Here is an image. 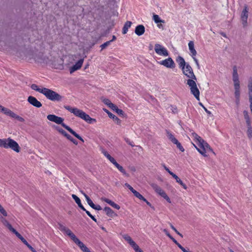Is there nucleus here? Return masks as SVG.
I'll return each instance as SVG.
<instances>
[{"label": "nucleus", "mask_w": 252, "mask_h": 252, "mask_svg": "<svg viewBox=\"0 0 252 252\" xmlns=\"http://www.w3.org/2000/svg\"><path fill=\"white\" fill-rule=\"evenodd\" d=\"M182 70L183 74L188 78L187 84L189 86L191 93L197 100H199L200 92L197 87V78L192 67L189 64H187L186 67Z\"/></svg>", "instance_id": "1"}, {"label": "nucleus", "mask_w": 252, "mask_h": 252, "mask_svg": "<svg viewBox=\"0 0 252 252\" xmlns=\"http://www.w3.org/2000/svg\"><path fill=\"white\" fill-rule=\"evenodd\" d=\"M64 107L65 109L73 113L75 116L80 118L89 124L96 122L95 119L91 118L89 115L77 108L72 107L68 105L64 106Z\"/></svg>", "instance_id": "2"}, {"label": "nucleus", "mask_w": 252, "mask_h": 252, "mask_svg": "<svg viewBox=\"0 0 252 252\" xmlns=\"http://www.w3.org/2000/svg\"><path fill=\"white\" fill-rule=\"evenodd\" d=\"M47 118L48 119V120L51 122H53L57 124L61 125L64 128H65L69 132L73 134L75 137H76L80 140L82 141V142H84V140L79 134L76 133L70 127H69L68 126H67L64 123H63L64 121V119L63 118L53 114L48 115L47 117Z\"/></svg>", "instance_id": "3"}, {"label": "nucleus", "mask_w": 252, "mask_h": 252, "mask_svg": "<svg viewBox=\"0 0 252 252\" xmlns=\"http://www.w3.org/2000/svg\"><path fill=\"white\" fill-rule=\"evenodd\" d=\"M0 147L10 148L17 153H19L20 150L18 144L10 138L0 139Z\"/></svg>", "instance_id": "4"}, {"label": "nucleus", "mask_w": 252, "mask_h": 252, "mask_svg": "<svg viewBox=\"0 0 252 252\" xmlns=\"http://www.w3.org/2000/svg\"><path fill=\"white\" fill-rule=\"evenodd\" d=\"M197 146L194 144L192 143L193 146L198 151V152L204 157H207L206 153L211 152L215 154L212 149L210 147L209 144L205 142L203 139L196 143Z\"/></svg>", "instance_id": "5"}, {"label": "nucleus", "mask_w": 252, "mask_h": 252, "mask_svg": "<svg viewBox=\"0 0 252 252\" xmlns=\"http://www.w3.org/2000/svg\"><path fill=\"white\" fill-rule=\"evenodd\" d=\"M42 94H44L46 98L52 101H60L62 99V96L59 94L52 90L46 88H44Z\"/></svg>", "instance_id": "6"}, {"label": "nucleus", "mask_w": 252, "mask_h": 252, "mask_svg": "<svg viewBox=\"0 0 252 252\" xmlns=\"http://www.w3.org/2000/svg\"><path fill=\"white\" fill-rule=\"evenodd\" d=\"M0 111L3 112L5 115L9 116L10 117L15 118L18 120L20 122H24V119L18 115H16L15 113L13 112L10 109L5 108L0 104Z\"/></svg>", "instance_id": "7"}, {"label": "nucleus", "mask_w": 252, "mask_h": 252, "mask_svg": "<svg viewBox=\"0 0 252 252\" xmlns=\"http://www.w3.org/2000/svg\"><path fill=\"white\" fill-rule=\"evenodd\" d=\"M154 49L156 54L160 56L166 57L169 55V52L167 50L159 44L156 43L155 45Z\"/></svg>", "instance_id": "8"}, {"label": "nucleus", "mask_w": 252, "mask_h": 252, "mask_svg": "<svg viewBox=\"0 0 252 252\" xmlns=\"http://www.w3.org/2000/svg\"><path fill=\"white\" fill-rule=\"evenodd\" d=\"M249 16V8L248 6L245 5L244 7V9L241 14V23L244 28L247 27L248 26V18Z\"/></svg>", "instance_id": "9"}, {"label": "nucleus", "mask_w": 252, "mask_h": 252, "mask_svg": "<svg viewBox=\"0 0 252 252\" xmlns=\"http://www.w3.org/2000/svg\"><path fill=\"white\" fill-rule=\"evenodd\" d=\"M188 46H189V51L190 52L191 55L194 61L195 62L197 68L199 69L200 68V65H199L198 60L195 58V56L197 54V52L196 51L195 49H194V45L193 42L192 41H190L189 42Z\"/></svg>", "instance_id": "10"}, {"label": "nucleus", "mask_w": 252, "mask_h": 252, "mask_svg": "<svg viewBox=\"0 0 252 252\" xmlns=\"http://www.w3.org/2000/svg\"><path fill=\"white\" fill-rule=\"evenodd\" d=\"M159 64L165 66L167 68H174L175 66L174 62L171 58H168V59L161 61L158 62Z\"/></svg>", "instance_id": "11"}, {"label": "nucleus", "mask_w": 252, "mask_h": 252, "mask_svg": "<svg viewBox=\"0 0 252 252\" xmlns=\"http://www.w3.org/2000/svg\"><path fill=\"white\" fill-rule=\"evenodd\" d=\"M28 101L32 105L37 108H39L42 106L41 103L35 97L30 96L28 98Z\"/></svg>", "instance_id": "12"}, {"label": "nucleus", "mask_w": 252, "mask_h": 252, "mask_svg": "<svg viewBox=\"0 0 252 252\" xmlns=\"http://www.w3.org/2000/svg\"><path fill=\"white\" fill-rule=\"evenodd\" d=\"M83 62H84V59H81L79 60L76 63V64L75 65H74L73 66H72L70 68V69H69L70 73L71 74L73 72H74L75 71L79 69L81 67V66H82V65L83 64Z\"/></svg>", "instance_id": "13"}, {"label": "nucleus", "mask_w": 252, "mask_h": 252, "mask_svg": "<svg viewBox=\"0 0 252 252\" xmlns=\"http://www.w3.org/2000/svg\"><path fill=\"white\" fill-rule=\"evenodd\" d=\"M232 80L234 84L240 83L237 67L236 65H234L233 67Z\"/></svg>", "instance_id": "14"}, {"label": "nucleus", "mask_w": 252, "mask_h": 252, "mask_svg": "<svg viewBox=\"0 0 252 252\" xmlns=\"http://www.w3.org/2000/svg\"><path fill=\"white\" fill-rule=\"evenodd\" d=\"M123 238L126 241L132 248L135 249L138 246L128 235L125 234L123 236Z\"/></svg>", "instance_id": "15"}, {"label": "nucleus", "mask_w": 252, "mask_h": 252, "mask_svg": "<svg viewBox=\"0 0 252 252\" xmlns=\"http://www.w3.org/2000/svg\"><path fill=\"white\" fill-rule=\"evenodd\" d=\"M123 238L126 241L132 248L135 249L138 246L128 235L125 234L123 236Z\"/></svg>", "instance_id": "16"}, {"label": "nucleus", "mask_w": 252, "mask_h": 252, "mask_svg": "<svg viewBox=\"0 0 252 252\" xmlns=\"http://www.w3.org/2000/svg\"><path fill=\"white\" fill-rule=\"evenodd\" d=\"M123 238L126 241L132 248L135 249L138 246L128 235L125 234L123 236Z\"/></svg>", "instance_id": "17"}, {"label": "nucleus", "mask_w": 252, "mask_h": 252, "mask_svg": "<svg viewBox=\"0 0 252 252\" xmlns=\"http://www.w3.org/2000/svg\"><path fill=\"white\" fill-rule=\"evenodd\" d=\"M234 95L238 101L239 100L240 95V83H235L234 84Z\"/></svg>", "instance_id": "18"}, {"label": "nucleus", "mask_w": 252, "mask_h": 252, "mask_svg": "<svg viewBox=\"0 0 252 252\" xmlns=\"http://www.w3.org/2000/svg\"><path fill=\"white\" fill-rule=\"evenodd\" d=\"M101 200L103 201H104V202L107 203L110 206H111L112 207H113L117 210H119L120 209V206L119 205L116 204L115 202H114L113 201H111V200H110L109 199H107L105 197H102L101 198Z\"/></svg>", "instance_id": "19"}, {"label": "nucleus", "mask_w": 252, "mask_h": 252, "mask_svg": "<svg viewBox=\"0 0 252 252\" xmlns=\"http://www.w3.org/2000/svg\"><path fill=\"white\" fill-rule=\"evenodd\" d=\"M103 110L108 115V116L112 119L114 121H115V122L118 125H121V121L120 119H119L117 117H116L115 115L110 112L108 110L106 109H103Z\"/></svg>", "instance_id": "20"}, {"label": "nucleus", "mask_w": 252, "mask_h": 252, "mask_svg": "<svg viewBox=\"0 0 252 252\" xmlns=\"http://www.w3.org/2000/svg\"><path fill=\"white\" fill-rule=\"evenodd\" d=\"M145 32V27L142 25H139L136 27L135 33L138 36H140L144 34Z\"/></svg>", "instance_id": "21"}, {"label": "nucleus", "mask_w": 252, "mask_h": 252, "mask_svg": "<svg viewBox=\"0 0 252 252\" xmlns=\"http://www.w3.org/2000/svg\"><path fill=\"white\" fill-rule=\"evenodd\" d=\"M59 228L61 231H62L68 236H69V235L72 233V232L68 228L61 224H59Z\"/></svg>", "instance_id": "22"}, {"label": "nucleus", "mask_w": 252, "mask_h": 252, "mask_svg": "<svg viewBox=\"0 0 252 252\" xmlns=\"http://www.w3.org/2000/svg\"><path fill=\"white\" fill-rule=\"evenodd\" d=\"M249 100L252 99V78H250L248 83Z\"/></svg>", "instance_id": "23"}, {"label": "nucleus", "mask_w": 252, "mask_h": 252, "mask_svg": "<svg viewBox=\"0 0 252 252\" xmlns=\"http://www.w3.org/2000/svg\"><path fill=\"white\" fill-rule=\"evenodd\" d=\"M177 62L179 64V67L181 68L182 69L185 68V67H186L187 64H188L186 63L184 59L180 56L178 57L177 59Z\"/></svg>", "instance_id": "24"}, {"label": "nucleus", "mask_w": 252, "mask_h": 252, "mask_svg": "<svg viewBox=\"0 0 252 252\" xmlns=\"http://www.w3.org/2000/svg\"><path fill=\"white\" fill-rule=\"evenodd\" d=\"M151 186L152 187V188L155 190V192L159 195H160L161 192L163 191V190L155 183L151 184Z\"/></svg>", "instance_id": "25"}, {"label": "nucleus", "mask_w": 252, "mask_h": 252, "mask_svg": "<svg viewBox=\"0 0 252 252\" xmlns=\"http://www.w3.org/2000/svg\"><path fill=\"white\" fill-rule=\"evenodd\" d=\"M72 197L73 198V199L75 200V202L78 204V206L81 209H82L83 211H86V209L85 208L83 207V206L81 204V200L80 199H79V198L78 197H77L76 195L75 194H72Z\"/></svg>", "instance_id": "26"}, {"label": "nucleus", "mask_w": 252, "mask_h": 252, "mask_svg": "<svg viewBox=\"0 0 252 252\" xmlns=\"http://www.w3.org/2000/svg\"><path fill=\"white\" fill-rule=\"evenodd\" d=\"M102 153L104 155L105 157H106L114 165L115 164H116L117 162L115 160V159L111 157L106 151H102Z\"/></svg>", "instance_id": "27"}, {"label": "nucleus", "mask_w": 252, "mask_h": 252, "mask_svg": "<svg viewBox=\"0 0 252 252\" xmlns=\"http://www.w3.org/2000/svg\"><path fill=\"white\" fill-rule=\"evenodd\" d=\"M172 176L176 180V182L179 183L183 188L186 189H187V186L182 181V180L174 173Z\"/></svg>", "instance_id": "28"}, {"label": "nucleus", "mask_w": 252, "mask_h": 252, "mask_svg": "<svg viewBox=\"0 0 252 252\" xmlns=\"http://www.w3.org/2000/svg\"><path fill=\"white\" fill-rule=\"evenodd\" d=\"M106 215L110 217H113L115 215L114 211L109 207H106L103 209Z\"/></svg>", "instance_id": "29"}, {"label": "nucleus", "mask_w": 252, "mask_h": 252, "mask_svg": "<svg viewBox=\"0 0 252 252\" xmlns=\"http://www.w3.org/2000/svg\"><path fill=\"white\" fill-rule=\"evenodd\" d=\"M132 25V22L130 21H127L124 25V26L123 29V33L126 34L127 33L128 29L131 27Z\"/></svg>", "instance_id": "30"}, {"label": "nucleus", "mask_w": 252, "mask_h": 252, "mask_svg": "<svg viewBox=\"0 0 252 252\" xmlns=\"http://www.w3.org/2000/svg\"><path fill=\"white\" fill-rule=\"evenodd\" d=\"M2 222L3 224L7 227L10 231L13 232V231L15 230L14 228L12 227V225L9 223V222L5 219H3L2 220Z\"/></svg>", "instance_id": "31"}, {"label": "nucleus", "mask_w": 252, "mask_h": 252, "mask_svg": "<svg viewBox=\"0 0 252 252\" xmlns=\"http://www.w3.org/2000/svg\"><path fill=\"white\" fill-rule=\"evenodd\" d=\"M13 233L15 234V235L20 240L25 244L26 245L27 244L28 242L24 239L23 237L22 236V235L17 232L15 229L13 231Z\"/></svg>", "instance_id": "32"}, {"label": "nucleus", "mask_w": 252, "mask_h": 252, "mask_svg": "<svg viewBox=\"0 0 252 252\" xmlns=\"http://www.w3.org/2000/svg\"><path fill=\"white\" fill-rule=\"evenodd\" d=\"M13 233L15 234V235L20 240L25 244L26 245L27 244L28 242L24 239L23 237L22 236V235L17 232L15 229L13 231Z\"/></svg>", "instance_id": "33"}, {"label": "nucleus", "mask_w": 252, "mask_h": 252, "mask_svg": "<svg viewBox=\"0 0 252 252\" xmlns=\"http://www.w3.org/2000/svg\"><path fill=\"white\" fill-rule=\"evenodd\" d=\"M13 233L15 234V235L20 240L25 244L26 245L27 244L28 242L24 239L23 237L22 236V235L17 232L15 229L13 231Z\"/></svg>", "instance_id": "34"}, {"label": "nucleus", "mask_w": 252, "mask_h": 252, "mask_svg": "<svg viewBox=\"0 0 252 252\" xmlns=\"http://www.w3.org/2000/svg\"><path fill=\"white\" fill-rule=\"evenodd\" d=\"M31 87L32 90L36 91L40 93L43 94L44 88H40L37 85L35 84H32Z\"/></svg>", "instance_id": "35"}, {"label": "nucleus", "mask_w": 252, "mask_h": 252, "mask_svg": "<svg viewBox=\"0 0 252 252\" xmlns=\"http://www.w3.org/2000/svg\"><path fill=\"white\" fill-rule=\"evenodd\" d=\"M82 193L84 195V197H85L88 204L92 208H94V207L95 206V204L93 202V201L91 200V199L89 198V197L85 193L82 192Z\"/></svg>", "instance_id": "36"}, {"label": "nucleus", "mask_w": 252, "mask_h": 252, "mask_svg": "<svg viewBox=\"0 0 252 252\" xmlns=\"http://www.w3.org/2000/svg\"><path fill=\"white\" fill-rule=\"evenodd\" d=\"M167 136L168 139L172 141L174 144H175L178 140L174 136V135L169 132L167 131Z\"/></svg>", "instance_id": "37"}, {"label": "nucleus", "mask_w": 252, "mask_h": 252, "mask_svg": "<svg viewBox=\"0 0 252 252\" xmlns=\"http://www.w3.org/2000/svg\"><path fill=\"white\" fill-rule=\"evenodd\" d=\"M167 136L168 139L172 141L174 144H175L178 140L174 136V135L169 132L167 131Z\"/></svg>", "instance_id": "38"}, {"label": "nucleus", "mask_w": 252, "mask_h": 252, "mask_svg": "<svg viewBox=\"0 0 252 252\" xmlns=\"http://www.w3.org/2000/svg\"><path fill=\"white\" fill-rule=\"evenodd\" d=\"M56 129L62 135L65 136L67 139H70V135L67 134L64 130L62 128H60L58 126H56Z\"/></svg>", "instance_id": "39"}, {"label": "nucleus", "mask_w": 252, "mask_h": 252, "mask_svg": "<svg viewBox=\"0 0 252 252\" xmlns=\"http://www.w3.org/2000/svg\"><path fill=\"white\" fill-rule=\"evenodd\" d=\"M243 113L245 119L246 120L247 125L249 126L250 124H251V119L249 116L248 112L247 111H244Z\"/></svg>", "instance_id": "40"}, {"label": "nucleus", "mask_w": 252, "mask_h": 252, "mask_svg": "<svg viewBox=\"0 0 252 252\" xmlns=\"http://www.w3.org/2000/svg\"><path fill=\"white\" fill-rule=\"evenodd\" d=\"M115 166H116V167H117L118 168V169L121 172H122L123 174L124 175H126L127 176H128V175L127 174H126L125 170L123 168V167L120 165L119 164H118V163H117L116 164H115Z\"/></svg>", "instance_id": "41"}, {"label": "nucleus", "mask_w": 252, "mask_h": 252, "mask_svg": "<svg viewBox=\"0 0 252 252\" xmlns=\"http://www.w3.org/2000/svg\"><path fill=\"white\" fill-rule=\"evenodd\" d=\"M191 137L192 138H193V140L196 143H197L198 141H199L202 139L201 137H200L195 132L191 133Z\"/></svg>", "instance_id": "42"}, {"label": "nucleus", "mask_w": 252, "mask_h": 252, "mask_svg": "<svg viewBox=\"0 0 252 252\" xmlns=\"http://www.w3.org/2000/svg\"><path fill=\"white\" fill-rule=\"evenodd\" d=\"M248 129L247 131V134L249 139L252 137V127L251 126V124H250L249 126H247Z\"/></svg>", "instance_id": "43"}, {"label": "nucleus", "mask_w": 252, "mask_h": 252, "mask_svg": "<svg viewBox=\"0 0 252 252\" xmlns=\"http://www.w3.org/2000/svg\"><path fill=\"white\" fill-rule=\"evenodd\" d=\"M153 20L155 21L156 23H164V21L162 20H161L158 15L154 14L153 15Z\"/></svg>", "instance_id": "44"}, {"label": "nucleus", "mask_w": 252, "mask_h": 252, "mask_svg": "<svg viewBox=\"0 0 252 252\" xmlns=\"http://www.w3.org/2000/svg\"><path fill=\"white\" fill-rule=\"evenodd\" d=\"M163 198H164L168 202L171 203V200L169 197L167 196L165 192L163 190L159 195Z\"/></svg>", "instance_id": "45"}, {"label": "nucleus", "mask_w": 252, "mask_h": 252, "mask_svg": "<svg viewBox=\"0 0 252 252\" xmlns=\"http://www.w3.org/2000/svg\"><path fill=\"white\" fill-rule=\"evenodd\" d=\"M133 193L136 197H137L139 199L142 200L143 201H146V199L136 190L134 191V192H133Z\"/></svg>", "instance_id": "46"}, {"label": "nucleus", "mask_w": 252, "mask_h": 252, "mask_svg": "<svg viewBox=\"0 0 252 252\" xmlns=\"http://www.w3.org/2000/svg\"><path fill=\"white\" fill-rule=\"evenodd\" d=\"M36 60L38 62H43L45 63H47L48 61L47 59L46 58L45 56H44L43 54H42L41 57L39 58H37Z\"/></svg>", "instance_id": "47"}, {"label": "nucleus", "mask_w": 252, "mask_h": 252, "mask_svg": "<svg viewBox=\"0 0 252 252\" xmlns=\"http://www.w3.org/2000/svg\"><path fill=\"white\" fill-rule=\"evenodd\" d=\"M101 100L105 104H106L107 106H108V107H109V106L111 105V104L112 103V102H111V101L107 99V98H101Z\"/></svg>", "instance_id": "48"}, {"label": "nucleus", "mask_w": 252, "mask_h": 252, "mask_svg": "<svg viewBox=\"0 0 252 252\" xmlns=\"http://www.w3.org/2000/svg\"><path fill=\"white\" fill-rule=\"evenodd\" d=\"M69 237L75 243L79 240L73 232L69 235Z\"/></svg>", "instance_id": "49"}, {"label": "nucleus", "mask_w": 252, "mask_h": 252, "mask_svg": "<svg viewBox=\"0 0 252 252\" xmlns=\"http://www.w3.org/2000/svg\"><path fill=\"white\" fill-rule=\"evenodd\" d=\"M75 244L80 248L81 250L85 246V245L79 239Z\"/></svg>", "instance_id": "50"}, {"label": "nucleus", "mask_w": 252, "mask_h": 252, "mask_svg": "<svg viewBox=\"0 0 252 252\" xmlns=\"http://www.w3.org/2000/svg\"><path fill=\"white\" fill-rule=\"evenodd\" d=\"M75 244L80 248L81 250L85 246V245L79 239Z\"/></svg>", "instance_id": "51"}, {"label": "nucleus", "mask_w": 252, "mask_h": 252, "mask_svg": "<svg viewBox=\"0 0 252 252\" xmlns=\"http://www.w3.org/2000/svg\"><path fill=\"white\" fill-rule=\"evenodd\" d=\"M175 144L176 145L177 148H178L181 152L184 151L185 150L184 148L182 146L181 144L178 141Z\"/></svg>", "instance_id": "52"}, {"label": "nucleus", "mask_w": 252, "mask_h": 252, "mask_svg": "<svg viewBox=\"0 0 252 252\" xmlns=\"http://www.w3.org/2000/svg\"><path fill=\"white\" fill-rule=\"evenodd\" d=\"M111 42V41H107V42H105L104 43L102 44L100 46L101 49H103L105 48L106 47H107L108 46H109L110 45Z\"/></svg>", "instance_id": "53"}, {"label": "nucleus", "mask_w": 252, "mask_h": 252, "mask_svg": "<svg viewBox=\"0 0 252 252\" xmlns=\"http://www.w3.org/2000/svg\"><path fill=\"white\" fill-rule=\"evenodd\" d=\"M171 228L179 236L183 237V235L181 234L171 224H170Z\"/></svg>", "instance_id": "54"}, {"label": "nucleus", "mask_w": 252, "mask_h": 252, "mask_svg": "<svg viewBox=\"0 0 252 252\" xmlns=\"http://www.w3.org/2000/svg\"><path fill=\"white\" fill-rule=\"evenodd\" d=\"M86 213V214L94 220V221L95 222H96V220L95 219V218L91 214V213H90V212H89L88 211L86 210L85 211Z\"/></svg>", "instance_id": "55"}, {"label": "nucleus", "mask_w": 252, "mask_h": 252, "mask_svg": "<svg viewBox=\"0 0 252 252\" xmlns=\"http://www.w3.org/2000/svg\"><path fill=\"white\" fill-rule=\"evenodd\" d=\"M125 186L127 188H128V189L132 192L133 193V192H134V191H135V190L131 186H130L127 183H126L125 184Z\"/></svg>", "instance_id": "56"}, {"label": "nucleus", "mask_w": 252, "mask_h": 252, "mask_svg": "<svg viewBox=\"0 0 252 252\" xmlns=\"http://www.w3.org/2000/svg\"><path fill=\"white\" fill-rule=\"evenodd\" d=\"M110 109H111L112 110L116 111V110L117 109L118 107L115 105L113 103H111V105L109 107Z\"/></svg>", "instance_id": "57"}, {"label": "nucleus", "mask_w": 252, "mask_h": 252, "mask_svg": "<svg viewBox=\"0 0 252 252\" xmlns=\"http://www.w3.org/2000/svg\"><path fill=\"white\" fill-rule=\"evenodd\" d=\"M118 115L120 116H123L124 115V112L122 110L119 109L118 108L115 111Z\"/></svg>", "instance_id": "58"}, {"label": "nucleus", "mask_w": 252, "mask_h": 252, "mask_svg": "<svg viewBox=\"0 0 252 252\" xmlns=\"http://www.w3.org/2000/svg\"><path fill=\"white\" fill-rule=\"evenodd\" d=\"M32 252H37L28 243L25 245Z\"/></svg>", "instance_id": "59"}, {"label": "nucleus", "mask_w": 252, "mask_h": 252, "mask_svg": "<svg viewBox=\"0 0 252 252\" xmlns=\"http://www.w3.org/2000/svg\"><path fill=\"white\" fill-rule=\"evenodd\" d=\"M32 252H37L28 243L25 245Z\"/></svg>", "instance_id": "60"}, {"label": "nucleus", "mask_w": 252, "mask_h": 252, "mask_svg": "<svg viewBox=\"0 0 252 252\" xmlns=\"http://www.w3.org/2000/svg\"><path fill=\"white\" fill-rule=\"evenodd\" d=\"M170 110L173 113H177L178 112V110L176 107L171 106L170 108Z\"/></svg>", "instance_id": "61"}, {"label": "nucleus", "mask_w": 252, "mask_h": 252, "mask_svg": "<svg viewBox=\"0 0 252 252\" xmlns=\"http://www.w3.org/2000/svg\"><path fill=\"white\" fill-rule=\"evenodd\" d=\"M164 168L167 171L171 176L174 174L172 172L170 171L168 168H167L164 164L163 165Z\"/></svg>", "instance_id": "62"}, {"label": "nucleus", "mask_w": 252, "mask_h": 252, "mask_svg": "<svg viewBox=\"0 0 252 252\" xmlns=\"http://www.w3.org/2000/svg\"><path fill=\"white\" fill-rule=\"evenodd\" d=\"M68 139L70 141H71V142H72L75 145H77L78 144L77 141L76 140H75L74 139H73L71 136L70 137V139Z\"/></svg>", "instance_id": "63"}, {"label": "nucleus", "mask_w": 252, "mask_h": 252, "mask_svg": "<svg viewBox=\"0 0 252 252\" xmlns=\"http://www.w3.org/2000/svg\"><path fill=\"white\" fill-rule=\"evenodd\" d=\"M135 252H143V251L138 246L134 249Z\"/></svg>", "instance_id": "64"}]
</instances>
